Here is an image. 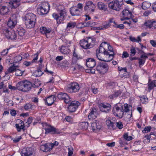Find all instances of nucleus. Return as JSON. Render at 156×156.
<instances>
[{"instance_id":"1","label":"nucleus","mask_w":156,"mask_h":156,"mask_svg":"<svg viewBox=\"0 0 156 156\" xmlns=\"http://www.w3.org/2000/svg\"><path fill=\"white\" fill-rule=\"evenodd\" d=\"M99 51V53H102L104 55H106L109 58H111V59H113L114 55L113 48L106 42H104L101 44Z\"/></svg>"},{"instance_id":"2","label":"nucleus","mask_w":156,"mask_h":156,"mask_svg":"<svg viewBox=\"0 0 156 156\" xmlns=\"http://www.w3.org/2000/svg\"><path fill=\"white\" fill-rule=\"evenodd\" d=\"M57 11L59 15L56 13H53L52 14V16L56 20L57 23L60 24L64 20L66 12L64 6L62 5H59L58 6Z\"/></svg>"},{"instance_id":"3","label":"nucleus","mask_w":156,"mask_h":156,"mask_svg":"<svg viewBox=\"0 0 156 156\" xmlns=\"http://www.w3.org/2000/svg\"><path fill=\"white\" fill-rule=\"evenodd\" d=\"M123 0H114L108 4V7L113 10L119 11L123 4Z\"/></svg>"},{"instance_id":"4","label":"nucleus","mask_w":156,"mask_h":156,"mask_svg":"<svg viewBox=\"0 0 156 156\" xmlns=\"http://www.w3.org/2000/svg\"><path fill=\"white\" fill-rule=\"evenodd\" d=\"M108 69V65L105 63L99 62L96 68V70L100 73L104 74L106 73Z\"/></svg>"},{"instance_id":"5","label":"nucleus","mask_w":156,"mask_h":156,"mask_svg":"<svg viewBox=\"0 0 156 156\" xmlns=\"http://www.w3.org/2000/svg\"><path fill=\"white\" fill-rule=\"evenodd\" d=\"M112 112L115 116L122 117L124 114L122 106V105L120 107L117 105H115L113 108Z\"/></svg>"},{"instance_id":"6","label":"nucleus","mask_w":156,"mask_h":156,"mask_svg":"<svg viewBox=\"0 0 156 156\" xmlns=\"http://www.w3.org/2000/svg\"><path fill=\"white\" fill-rule=\"evenodd\" d=\"M80 88V87L78 83L73 82L68 85L67 90L70 93L76 92L79 91Z\"/></svg>"},{"instance_id":"7","label":"nucleus","mask_w":156,"mask_h":156,"mask_svg":"<svg viewBox=\"0 0 156 156\" xmlns=\"http://www.w3.org/2000/svg\"><path fill=\"white\" fill-rule=\"evenodd\" d=\"M3 32L7 38L11 40H15L16 39V35L15 31L13 30L10 31L6 28L3 30Z\"/></svg>"},{"instance_id":"8","label":"nucleus","mask_w":156,"mask_h":156,"mask_svg":"<svg viewBox=\"0 0 156 156\" xmlns=\"http://www.w3.org/2000/svg\"><path fill=\"white\" fill-rule=\"evenodd\" d=\"M21 156H35L34 151L31 147L24 148L22 150Z\"/></svg>"},{"instance_id":"9","label":"nucleus","mask_w":156,"mask_h":156,"mask_svg":"<svg viewBox=\"0 0 156 156\" xmlns=\"http://www.w3.org/2000/svg\"><path fill=\"white\" fill-rule=\"evenodd\" d=\"M50 7L48 3L44 2L38 9V11L40 12V14L41 15L46 14L48 12Z\"/></svg>"},{"instance_id":"10","label":"nucleus","mask_w":156,"mask_h":156,"mask_svg":"<svg viewBox=\"0 0 156 156\" xmlns=\"http://www.w3.org/2000/svg\"><path fill=\"white\" fill-rule=\"evenodd\" d=\"M91 129L95 132H98L102 128L101 123L97 120H95L91 124Z\"/></svg>"},{"instance_id":"11","label":"nucleus","mask_w":156,"mask_h":156,"mask_svg":"<svg viewBox=\"0 0 156 156\" xmlns=\"http://www.w3.org/2000/svg\"><path fill=\"white\" fill-rule=\"evenodd\" d=\"M123 17L121 19V21L125 20H128L132 17V14L131 11L126 9L123 10L122 12Z\"/></svg>"},{"instance_id":"12","label":"nucleus","mask_w":156,"mask_h":156,"mask_svg":"<svg viewBox=\"0 0 156 156\" xmlns=\"http://www.w3.org/2000/svg\"><path fill=\"white\" fill-rule=\"evenodd\" d=\"M95 8V5L91 1L87 2L84 7V10L87 12H94Z\"/></svg>"},{"instance_id":"13","label":"nucleus","mask_w":156,"mask_h":156,"mask_svg":"<svg viewBox=\"0 0 156 156\" xmlns=\"http://www.w3.org/2000/svg\"><path fill=\"white\" fill-rule=\"evenodd\" d=\"M99 108L101 112H108L111 110V106L108 103H101L99 105Z\"/></svg>"},{"instance_id":"14","label":"nucleus","mask_w":156,"mask_h":156,"mask_svg":"<svg viewBox=\"0 0 156 156\" xmlns=\"http://www.w3.org/2000/svg\"><path fill=\"white\" fill-rule=\"evenodd\" d=\"M57 97L59 100H63L66 103H68L71 101L69 96L65 93H61L58 94Z\"/></svg>"},{"instance_id":"15","label":"nucleus","mask_w":156,"mask_h":156,"mask_svg":"<svg viewBox=\"0 0 156 156\" xmlns=\"http://www.w3.org/2000/svg\"><path fill=\"white\" fill-rule=\"evenodd\" d=\"M79 105L80 103L77 101H72L68 107L69 111L70 112H75L78 108Z\"/></svg>"},{"instance_id":"16","label":"nucleus","mask_w":156,"mask_h":156,"mask_svg":"<svg viewBox=\"0 0 156 156\" xmlns=\"http://www.w3.org/2000/svg\"><path fill=\"white\" fill-rule=\"evenodd\" d=\"M17 18L15 15H13L8 20L7 25L8 27L11 28L15 27L16 24Z\"/></svg>"},{"instance_id":"17","label":"nucleus","mask_w":156,"mask_h":156,"mask_svg":"<svg viewBox=\"0 0 156 156\" xmlns=\"http://www.w3.org/2000/svg\"><path fill=\"white\" fill-rule=\"evenodd\" d=\"M24 20L36 22V16L31 13H27L26 15L24 17Z\"/></svg>"},{"instance_id":"18","label":"nucleus","mask_w":156,"mask_h":156,"mask_svg":"<svg viewBox=\"0 0 156 156\" xmlns=\"http://www.w3.org/2000/svg\"><path fill=\"white\" fill-rule=\"evenodd\" d=\"M96 64V62L93 58H89L86 59V66L89 68L94 67L95 66Z\"/></svg>"},{"instance_id":"19","label":"nucleus","mask_w":156,"mask_h":156,"mask_svg":"<svg viewBox=\"0 0 156 156\" xmlns=\"http://www.w3.org/2000/svg\"><path fill=\"white\" fill-rule=\"evenodd\" d=\"M70 11L72 16H79L80 15V11L76 7L71 8Z\"/></svg>"},{"instance_id":"20","label":"nucleus","mask_w":156,"mask_h":156,"mask_svg":"<svg viewBox=\"0 0 156 156\" xmlns=\"http://www.w3.org/2000/svg\"><path fill=\"white\" fill-rule=\"evenodd\" d=\"M97 115V109L94 108H93L91 110L88 116V118L90 120L94 119L96 118Z\"/></svg>"},{"instance_id":"21","label":"nucleus","mask_w":156,"mask_h":156,"mask_svg":"<svg viewBox=\"0 0 156 156\" xmlns=\"http://www.w3.org/2000/svg\"><path fill=\"white\" fill-rule=\"evenodd\" d=\"M24 91L27 92L30 90L32 87V84L30 82L27 80L24 81Z\"/></svg>"},{"instance_id":"22","label":"nucleus","mask_w":156,"mask_h":156,"mask_svg":"<svg viewBox=\"0 0 156 156\" xmlns=\"http://www.w3.org/2000/svg\"><path fill=\"white\" fill-rule=\"evenodd\" d=\"M21 0H10L9 3L11 5L12 9H16L20 5Z\"/></svg>"},{"instance_id":"23","label":"nucleus","mask_w":156,"mask_h":156,"mask_svg":"<svg viewBox=\"0 0 156 156\" xmlns=\"http://www.w3.org/2000/svg\"><path fill=\"white\" fill-rule=\"evenodd\" d=\"M51 132H53L54 134H59L60 133V131L58 129H56L50 125L48 128L46 129V131L45 133H47Z\"/></svg>"},{"instance_id":"24","label":"nucleus","mask_w":156,"mask_h":156,"mask_svg":"<svg viewBox=\"0 0 156 156\" xmlns=\"http://www.w3.org/2000/svg\"><path fill=\"white\" fill-rule=\"evenodd\" d=\"M106 124L108 128L110 130H113L116 128L115 122H112L110 120L106 121Z\"/></svg>"},{"instance_id":"25","label":"nucleus","mask_w":156,"mask_h":156,"mask_svg":"<svg viewBox=\"0 0 156 156\" xmlns=\"http://www.w3.org/2000/svg\"><path fill=\"white\" fill-rule=\"evenodd\" d=\"M9 12L8 7L4 6H0V14L3 15L7 14Z\"/></svg>"},{"instance_id":"26","label":"nucleus","mask_w":156,"mask_h":156,"mask_svg":"<svg viewBox=\"0 0 156 156\" xmlns=\"http://www.w3.org/2000/svg\"><path fill=\"white\" fill-rule=\"evenodd\" d=\"M147 58V56L144 54L140 56V58L138 59L139 62V66L143 65L145 62L146 59Z\"/></svg>"},{"instance_id":"27","label":"nucleus","mask_w":156,"mask_h":156,"mask_svg":"<svg viewBox=\"0 0 156 156\" xmlns=\"http://www.w3.org/2000/svg\"><path fill=\"white\" fill-rule=\"evenodd\" d=\"M80 44L81 47L84 49L89 48V46L86 38L84 39L80 40Z\"/></svg>"},{"instance_id":"28","label":"nucleus","mask_w":156,"mask_h":156,"mask_svg":"<svg viewBox=\"0 0 156 156\" xmlns=\"http://www.w3.org/2000/svg\"><path fill=\"white\" fill-rule=\"evenodd\" d=\"M86 38L89 46V48H92L95 44L94 39L92 37H86Z\"/></svg>"},{"instance_id":"29","label":"nucleus","mask_w":156,"mask_h":156,"mask_svg":"<svg viewBox=\"0 0 156 156\" xmlns=\"http://www.w3.org/2000/svg\"><path fill=\"white\" fill-rule=\"evenodd\" d=\"M55 99L54 96L51 95L48 97L45 101L48 106H50L53 104Z\"/></svg>"},{"instance_id":"30","label":"nucleus","mask_w":156,"mask_h":156,"mask_svg":"<svg viewBox=\"0 0 156 156\" xmlns=\"http://www.w3.org/2000/svg\"><path fill=\"white\" fill-rule=\"evenodd\" d=\"M25 24L26 27L27 28H33L35 25L36 22H32L30 21L24 20Z\"/></svg>"},{"instance_id":"31","label":"nucleus","mask_w":156,"mask_h":156,"mask_svg":"<svg viewBox=\"0 0 156 156\" xmlns=\"http://www.w3.org/2000/svg\"><path fill=\"white\" fill-rule=\"evenodd\" d=\"M103 54L102 53H99L97 55V56L98 59L101 61H103L105 62H109L112 59H111V58H110L109 59H104L103 57L105 55Z\"/></svg>"},{"instance_id":"32","label":"nucleus","mask_w":156,"mask_h":156,"mask_svg":"<svg viewBox=\"0 0 156 156\" xmlns=\"http://www.w3.org/2000/svg\"><path fill=\"white\" fill-rule=\"evenodd\" d=\"M79 126L80 129L86 130L88 128V123L87 122H82L79 124Z\"/></svg>"},{"instance_id":"33","label":"nucleus","mask_w":156,"mask_h":156,"mask_svg":"<svg viewBox=\"0 0 156 156\" xmlns=\"http://www.w3.org/2000/svg\"><path fill=\"white\" fill-rule=\"evenodd\" d=\"M17 88L19 90L24 91V81L19 82L16 85Z\"/></svg>"},{"instance_id":"34","label":"nucleus","mask_w":156,"mask_h":156,"mask_svg":"<svg viewBox=\"0 0 156 156\" xmlns=\"http://www.w3.org/2000/svg\"><path fill=\"white\" fill-rule=\"evenodd\" d=\"M148 89L149 91L152 89L154 87H156V80H153L151 82H149L148 83Z\"/></svg>"},{"instance_id":"35","label":"nucleus","mask_w":156,"mask_h":156,"mask_svg":"<svg viewBox=\"0 0 156 156\" xmlns=\"http://www.w3.org/2000/svg\"><path fill=\"white\" fill-rule=\"evenodd\" d=\"M17 67V66H15L14 64L12 65L5 72V76L9 73H12L15 71Z\"/></svg>"},{"instance_id":"36","label":"nucleus","mask_w":156,"mask_h":156,"mask_svg":"<svg viewBox=\"0 0 156 156\" xmlns=\"http://www.w3.org/2000/svg\"><path fill=\"white\" fill-rule=\"evenodd\" d=\"M121 94V92L120 90L117 91L116 92H115L113 94L109 96L110 99H114L116 98L118 96H120Z\"/></svg>"},{"instance_id":"37","label":"nucleus","mask_w":156,"mask_h":156,"mask_svg":"<svg viewBox=\"0 0 156 156\" xmlns=\"http://www.w3.org/2000/svg\"><path fill=\"white\" fill-rule=\"evenodd\" d=\"M50 147H48L47 144L42 145L40 147L41 150L44 152H47L50 150Z\"/></svg>"},{"instance_id":"38","label":"nucleus","mask_w":156,"mask_h":156,"mask_svg":"<svg viewBox=\"0 0 156 156\" xmlns=\"http://www.w3.org/2000/svg\"><path fill=\"white\" fill-rule=\"evenodd\" d=\"M43 74V72L40 69H38L34 73L33 75L36 77H39L41 76Z\"/></svg>"},{"instance_id":"39","label":"nucleus","mask_w":156,"mask_h":156,"mask_svg":"<svg viewBox=\"0 0 156 156\" xmlns=\"http://www.w3.org/2000/svg\"><path fill=\"white\" fill-rule=\"evenodd\" d=\"M17 31L19 35L21 37L23 36L25 32L24 29L22 27L19 28L18 29Z\"/></svg>"},{"instance_id":"40","label":"nucleus","mask_w":156,"mask_h":156,"mask_svg":"<svg viewBox=\"0 0 156 156\" xmlns=\"http://www.w3.org/2000/svg\"><path fill=\"white\" fill-rule=\"evenodd\" d=\"M60 52L63 54H67L69 52L68 49H67V47L62 46L60 49Z\"/></svg>"},{"instance_id":"41","label":"nucleus","mask_w":156,"mask_h":156,"mask_svg":"<svg viewBox=\"0 0 156 156\" xmlns=\"http://www.w3.org/2000/svg\"><path fill=\"white\" fill-rule=\"evenodd\" d=\"M98 7L100 10H103L105 11L106 10L105 6L104 3L102 2H99L98 4Z\"/></svg>"},{"instance_id":"42","label":"nucleus","mask_w":156,"mask_h":156,"mask_svg":"<svg viewBox=\"0 0 156 156\" xmlns=\"http://www.w3.org/2000/svg\"><path fill=\"white\" fill-rule=\"evenodd\" d=\"M151 5L150 3L147 2H144L142 4V8L144 9H146L149 8Z\"/></svg>"},{"instance_id":"43","label":"nucleus","mask_w":156,"mask_h":156,"mask_svg":"<svg viewBox=\"0 0 156 156\" xmlns=\"http://www.w3.org/2000/svg\"><path fill=\"white\" fill-rule=\"evenodd\" d=\"M41 84L40 81L37 79H35L34 82L32 87H39Z\"/></svg>"},{"instance_id":"44","label":"nucleus","mask_w":156,"mask_h":156,"mask_svg":"<svg viewBox=\"0 0 156 156\" xmlns=\"http://www.w3.org/2000/svg\"><path fill=\"white\" fill-rule=\"evenodd\" d=\"M123 137L124 139L126 141H129L132 139V137L130 136H128V133H127L124 134Z\"/></svg>"},{"instance_id":"45","label":"nucleus","mask_w":156,"mask_h":156,"mask_svg":"<svg viewBox=\"0 0 156 156\" xmlns=\"http://www.w3.org/2000/svg\"><path fill=\"white\" fill-rule=\"evenodd\" d=\"M130 39L131 41L134 42H139L141 41V39L139 36H138L136 39L134 37H130Z\"/></svg>"},{"instance_id":"46","label":"nucleus","mask_w":156,"mask_h":156,"mask_svg":"<svg viewBox=\"0 0 156 156\" xmlns=\"http://www.w3.org/2000/svg\"><path fill=\"white\" fill-rule=\"evenodd\" d=\"M24 108L25 110H28L30 109H32V105L30 103H27L24 105Z\"/></svg>"},{"instance_id":"47","label":"nucleus","mask_w":156,"mask_h":156,"mask_svg":"<svg viewBox=\"0 0 156 156\" xmlns=\"http://www.w3.org/2000/svg\"><path fill=\"white\" fill-rule=\"evenodd\" d=\"M140 100L143 104H146L148 101V99L147 97L143 96L140 98Z\"/></svg>"},{"instance_id":"48","label":"nucleus","mask_w":156,"mask_h":156,"mask_svg":"<svg viewBox=\"0 0 156 156\" xmlns=\"http://www.w3.org/2000/svg\"><path fill=\"white\" fill-rule=\"evenodd\" d=\"M124 109H123V112L124 111L125 112H127L129 110L130 108H131V106L129 105H128L127 104H124Z\"/></svg>"},{"instance_id":"49","label":"nucleus","mask_w":156,"mask_h":156,"mask_svg":"<svg viewBox=\"0 0 156 156\" xmlns=\"http://www.w3.org/2000/svg\"><path fill=\"white\" fill-rule=\"evenodd\" d=\"M22 57L20 55H18L16 56L14 58V61L15 62L17 63L22 59Z\"/></svg>"},{"instance_id":"50","label":"nucleus","mask_w":156,"mask_h":156,"mask_svg":"<svg viewBox=\"0 0 156 156\" xmlns=\"http://www.w3.org/2000/svg\"><path fill=\"white\" fill-rule=\"evenodd\" d=\"M151 129V128L150 126L146 127L142 130V132L144 133H147L149 132Z\"/></svg>"},{"instance_id":"51","label":"nucleus","mask_w":156,"mask_h":156,"mask_svg":"<svg viewBox=\"0 0 156 156\" xmlns=\"http://www.w3.org/2000/svg\"><path fill=\"white\" fill-rule=\"evenodd\" d=\"M152 20L150 21H148L145 23V25L151 28L152 27Z\"/></svg>"},{"instance_id":"52","label":"nucleus","mask_w":156,"mask_h":156,"mask_svg":"<svg viewBox=\"0 0 156 156\" xmlns=\"http://www.w3.org/2000/svg\"><path fill=\"white\" fill-rule=\"evenodd\" d=\"M76 24L74 22H70L67 25V28L69 27L70 28H73L75 26Z\"/></svg>"},{"instance_id":"53","label":"nucleus","mask_w":156,"mask_h":156,"mask_svg":"<svg viewBox=\"0 0 156 156\" xmlns=\"http://www.w3.org/2000/svg\"><path fill=\"white\" fill-rule=\"evenodd\" d=\"M136 50L134 47H132L130 49V55L131 56H133L135 55L136 53Z\"/></svg>"},{"instance_id":"54","label":"nucleus","mask_w":156,"mask_h":156,"mask_svg":"<svg viewBox=\"0 0 156 156\" xmlns=\"http://www.w3.org/2000/svg\"><path fill=\"white\" fill-rule=\"evenodd\" d=\"M126 140L123 138V139H120L119 141V143L121 146L125 145L127 144Z\"/></svg>"},{"instance_id":"55","label":"nucleus","mask_w":156,"mask_h":156,"mask_svg":"<svg viewBox=\"0 0 156 156\" xmlns=\"http://www.w3.org/2000/svg\"><path fill=\"white\" fill-rule=\"evenodd\" d=\"M15 75L16 76H21L22 75V71L19 69H16L15 71Z\"/></svg>"},{"instance_id":"56","label":"nucleus","mask_w":156,"mask_h":156,"mask_svg":"<svg viewBox=\"0 0 156 156\" xmlns=\"http://www.w3.org/2000/svg\"><path fill=\"white\" fill-rule=\"evenodd\" d=\"M68 156H72L73 154V149L72 147H69L68 148Z\"/></svg>"},{"instance_id":"57","label":"nucleus","mask_w":156,"mask_h":156,"mask_svg":"<svg viewBox=\"0 0 156 156\" xmlns=\"http://www.w3.org/2000/svg\"><path fill=\"white\" fill-rule=\"evenodd\" d=\"M116 126L118 127L119 129H121L123 127V125L122 123L120 122L119 121L115 123Z\"/></svg>"},{"instance_id":"58","label":"nucleus","mask_w":156,"mask_h":156,"mask_svg":"<svg viewBox=\"0 0 156 156\" xmlns=\"http://www.w3.org/2000/svg\"><path fill=\"white\" fill-rule=\"evenodd\" d=\"M32 117H30L28 118L27 121L26 122V123L27 124L26 125V126H27V127H28L30 126V125L31 123L32 122Z\"/></svg>"},{"instance_id":"59","label":"nucleus","mask_w":156,"mask_h":156,"mask_svg":"<svg viewBox=\"0 0 156 156\" xmlns=\"http://www.w3.org/2000/svg\"><path fill=\"white\" fill-rule=\"evenodd\" d=\"M5 102L7 103V105L9 106H12L13 104V101L11 100H5Z\"/></svg>"},{"instance_id":"60","label":"nucleus","mask_w":156,"mask_h":156,"mask_svg":"<svg viewBox=\"0 0 156 156\" xmlns=\"http://www.w3.org/2000/svg\"><path fill=\"white\" fill-rule=\"evenodd\" d=\"M18 122H19V125H20V127L21 128H24V122L20 119L18 120Z\"/></svg>"},{"instance_id":"61","label":"nucleus","mask_w":156,"mask_h":156,"mask_svg":"<svg viewBox=\"0 0 156 156\" xmlns=\"http://www.w3.org/2000/svg\"><path fill=\"white\" fill-rule=\"evenodd\" d=\"M127 72L126 71V68L125 69V70H124V71H123L122 73L121 74H121H119L120 76L121 77H125L127 74Z\"/></svg>"},{"instance_id":"62","label":"nucleus","mask_w":156,"mask_h":156,"mask_svg":"<svg viewBox=\"0 0 156 156\" xmlns=\"http://www.w3.org/2000/svg\"><path fill=\"white\" fill-rule=\"evenodd\" d=\"M21 136H20L18 137H16L15 138L12 139V140L14 143H17L21 139Z\"/></svg>"},{"instance_id":"63","label":"nucleus","mask_w":156,"mask_h":156,"mask_svg":"<svg viewBox=\"0 0 156 156\" xmlns=\"http://www.w3.org/2000/svg\"><path fill=\"white\" fill-rule=\"evenodd\" d=\"M50 126V125L46 123H44L42 124V126L43 128L45 130V131H46V129L48 128Z\"/></svg>"},{"instance_id":"64","label":"nucleus","mask_w":156,"mask_h":156,"mask_svg":"<svg viewBox=\"0 0 156 156\" xmlns=\"http://www.w3.org/2000/svg\"><path fill=\"white\" fill-rule=\"evenodd\" d=\"M50 126V125L46 123H44L42 124V126L43 128L45 130V131H46V129L48 128Z\"/></svg>"}]
</instances>
